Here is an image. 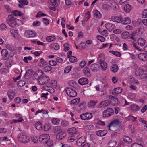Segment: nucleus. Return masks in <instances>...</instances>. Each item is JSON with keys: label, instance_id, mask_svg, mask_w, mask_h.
Here are the masks:
<instances>
[{"label": "nucleus", "instance_id": "f257e3e1", "mask_svg": "<svg viewBox=\"0 0 147 147\" xmlns=\"http://www.w3.org/2000/svg\"><path fill=\"white\" fill-rule=\"evenodd\" d=\"M39 140L42 144L47 146H50L52 145L50 140V136L49 134H43L39 136Z\"/></svg>", "mask_w": 147, "mask_h": 147}, {"label": "nucleus", "instance_id": "f03ea898", "mask_svg": "<svg viewBox=\"0 0 147 147\" xmlns=\"http://www.w3.org/2000/svg\"><path fill=\"white\" fill-rule=\"evenodd\" d=\"M17 20L18 19L14 18L13 15L10 14L8 16L6 21L10 26L13 27L16 24Z\"/></svg>", "mask_w": 147, "mask_h": 147}, {"label": "nucleus", "instance_id": "7ed1b4c3", "mask_svg": "<svg viewBox=\"0 0 147 147\" xmlns=\"http://www.w3.org/2000/svg\"><path fill=\"white\" fill-rule=\"evenodd\" d=\"M17 138L19 141L24 143L28 142L30 141L29 137L22 133H20L18 135Z\"/></svg>", "mask_w": 147, "mask_h": 147}, {"label": "nucleus", "instance_id": "20e7f679", "mask_svg": "<svg viewBox=\"0 0 147 147\" xmlns=\"http://www.w3.org/2000/svg\"><path fill=\"white\" fill-rule=\"evenodd\" d=\"M67 94L69 96L73 97L76 96L77 92L75 90L72 88H66L65 89Z\"/></svg>", "mask_w": 147, "mask_h": 147}, {"label": "nucleus", "instance_id": "39448f33", "mask_svg": "<svg viewBox=\"0 0 147 147\" xmlns=\"http://www.w3.org/2000/svg\"><path fill=\"white\" fill-rule=\"evenodd\" d=\"M49 80V78L47 76H41L38 80V83L40 85H42L48 83Z\"/></svg>", "mask_w": 147, "mask_h": 147}, {"label": "nucleus", "instance_id": "423d86ee", "mask_svg": "<svg viewBox=\"0 0 147 147\" xmlns=\"http://www.w3.org/2000/svg\"><path fill=\"white\" fill-rule=\"evenodd\" d=\"M66 136V133L64 131H62L58 132L56 134V139L57 140L60 141L65 138Z\"/></svg>", "mask_w": 147, "mask_h": 147}, {"label": "nucleus", "instance_id": "0eeeda50", "mask_svg": "<svg viewBox=\"0 0 147 147\" xmlns=\"http://www.w3.org/2000/svg\"><path fill=\"white\" fill-rule=\"evenodd\" d=\"M92 113L88 112L82 114L80 115L81 118L84 120L90 119L92 118Z\"/></svg>", "mask_w": 147, "mask_h": 147}, {"label": "nucleus", "instance_id": "6e6552de", "mask_svg": "<svg viewBox=\"0 0 147 147\" xmlns=\"http://www.w3.org/2000/svg\"><path fill=\"white\" fill-rule=\"evenodd\" d=\"M113 113V110L111 108H107L106 110L103 112V116L105 117L110 116Z\"/></svg>", "mask_w": 147, "mask_h": 147}, {"label": "nucleus", "instance_id": "1a4fd4ad", "mask_svg": "<svg viewBox=\"0 0 147 147\" xmlns=\"http://www.w3.org/2000/svg\"><path fill=\"white\" fill-rule=\"evenodd\" d=\"M25 35L27 38L34 37L36 35V33L34 31L27 30L25 31Z\"/></svg>", "mask_w": 147, "mask_h": 147}, {"label": "nucleus", "instance_id": "9d476101", "mask_svg": "<svg viewBox=\"0 0 147 147\" xmlns=\"http://www.w3.org/2000/svg\"><path fill=\"white\" fill-rule=\"evenodd\" d=\"M43 74V71L41 70H39L36 71L34 74L33 78L34 80H37L42 76Z\"/></svg>", "mask_w": 147, "mask_h": 147}, {"label": "nucleus", "instance_id": "9b49d317", "mask_svg": "<svg viewBox=\"0 0 147 147\" xmlns=\"http://www.w3.org/2000/svg\"><path fill=\"white\" fill-rule=\"evenodd\" d=\"M111 19L114 22L118 23H123V19L121 16H113L112 17Z\"/></svg>", "mask_w": 147, "mask_h": 147}, {"label": "nucleus", "instance_id": "f8f14e48", "mask_svg": "<svg viewBox=\"0 0 147 147\" xmlns=\"http://www.w3.org/2000/svg\"><path fill=\"white\" fill-rule=\"evenodd\" d=\"M119 123V121L117 119L113 120L108 125L107 127L108 128V130L113 131V130L111 129V128H113L114 126L118 125Z\"/></svg>", "mask_w": 147, "mask_h": 147}, {"label": "nucleus", "instance_id": "ddd939ff", "mask_svg": "<svg viewBox=\"0 0 147 147\" xmlns=\"http://www.w3.org/2000/svg\"><path fill=\"white\" fill-rule=\"evenodd\" d=\"M1 55L4 60L8 59L9 56L8 51L6 49H3L1 51Z\"/></svg>", "mask_w": 147, "mask_h": 147}, {"label": "nucleus", "instance_id": "4468645a", "mask_svg": "<svg viewBox=\"0 0 147 147\" xmlns=\"http://www.w3.org/2000/svg\"><path fill=\"white\" fill-rule=\"evenodd\" d=\"M88 80L86 78H82L79 79L78 81V83L81 85H84L88 83Z\"/></svg>", "mask_w": 147, "mask_h": 147}, {"label": "nucleus", "instance_id": "2eb2a0df", "mask_svg": "<svg viewBox=\"0 0 147 147\" xmlns=\"http://www.w3.org/2000/svg\"><path fill=\"white\" fill-rule=\"evenodd\" d=\"M18 1L20 3L18 5V6L20 8H23L24 5H26L28 3L27 0H18Z\"/></svg>", "mask_w": 147, "mask_h": 147}, {"label": "nucleus", "instance_id": "dca6fc26", "mask_svg": "<svg viewBox=\"0 0 147 147\" xmlns=\"http://www.w3.org/2000/svg\"><path fill=\"white\" fill-rule=\"evenodd\" d=\"M79 135V133H77L76 134L74 135H71L68 137L67 139V141L69 142H74V140H76Z\"/></svg>", "mask_w": 147, "mask_h": 147}, {"label": "nucleus", "instance_id": "f3484780", "mask_svg": "<svg viewBox=\"0 0 147 147\" xmlns=\"http://www.w3.org/2000/svg\"><path fill=\"white\" fill-rule=\"evenodd\" d=\"M105 60V55L103 53H101L98 55L97 58V63H100L104 62Z\"/></svg>", "mask_w": 147, "mask_h": 147}, {"label": "nucleus", "instance_id": "a211bd4d", "mask_svg": "<svg viewBox=\"0 0 147 147\" xmlns=\"http://www.w3.org/2000/svg\"><path fill=\"white\" fill-rule=\"evenodd\" d=\"M86 141L84 137H80L76 141L77 145L78 146H80L82 145V143Z\"/></svg>", "mask_w": 147, "mask_h": 147}, {"label": "nucleus", "instance_id": "6ab92c4d", "mask_svg": "<svg viewBox=\"0 0 147 147\" xmlns=\"http://www.w3.org/2000/svg\"><path fill=\"white\" fill-rule=\"evenodd\" d=\"M110 102L108 100H105L100 102L99 105V107H104L108 106L110 104Z\"/></svg>", "mask_w": 147, "mask_h": 147}, {"label": "nucleus", "instance_id": "aec40b11", "mask_svg": "<svg viewBox=\"0 0 147 147\" xmlns=\"http://www.w3.org/2000/svg\"><path fill=\"white\" fill-rule=\"evenodd\" d=\"M47 64V62L42 58H41L38 64L39 66L43 67Z\"/></svg>", "mask_w": 147, "mask_h": 147}, {"label": "nucleus", "instance_id": "412c9836", "mask_svg": "<svg viewBox=\"0 0 147 147\" xmlns=\"http://www.w3.org/2000/svg\"><path fill=\"white\" fill-rule=\"evenodd\" d=\"M138 57L140 59L144 61H145L147 60V55L146 54L140 53L138 55Z\"/></svg>", "mask_w": 147, "mask_h": 147}, {"label": "nucleus", "instance_id": "4be33fe9", "mask_svg": "<svg viewBox=\"0 0 147 147\" xmlns=\"http://www.w3.org/2000/svg\"><path fill=\"white\" fill-rule=\"evenodd\" d=\"M68 132L71 135H76L77 133H79L76 131V129L75 127H73L69 129L68 130Z\"/></svg>", "mask_w": 147, "mask_h": 147}, {"label": "nucleus", "instance_id": "5701e85b", "mask_svg": "<svg viewBox=\"0 0 147 147\" xmlns=\"http://www.w3.org/2000/svg\"><path fill=\"white\" fill-rule=\"evenodd\" d=\"M83 72L85 75L87 77H90L91 74L90 72V70L87 67H85L84 69Z\"/></svg>", "mask_w": 147, "mask_h": 147}, {"label": "nucleus", "instance_id": "b1692460", "mask_svg": "<svg viewBox=\"0 0 147 147\" xmlns=\"http://www.w3.org/2000/svg\"><path fill=\"white\" fill-rule=\"evenodd\" d=\"M33 71L32 69L27 70L24 75V78L26 79L28 78L29 76H31L33 74Z\"/></svg>", "mask_w": 147, "mask_h": 147}, {"label": "nucleus", "instance_id": "393cba45", "mask_svg": "<svg viewBox=\"0 0 147 147\" xmlns=\"http://www.w3.org/2000/svg\"><path fill=\"white\" fill-rule=\"evenodd\" d=\"M123 140L127 143H130L132 142L131 138L126 136H123Z\"/></svg>", "mask_w": 147, "mask_h": 147}, {"label": "nucleus", "instance_id": "a878e982", "mask_svg": "<svg viewBox=\"0 0 147 147\" xmlns=\"http://www.w3.org/2000/svg\"><path fill=\"white\" fill-rule=\"evenodd\" d=\"M94 17L96 18H100L102 17V15L99 11L98 10H95L93 12Z\"/></svg>", "mask_w": 147, "mask_h": 147}, {"label": "nucleus", "instance_id": "bb28decb", "mask_svg": "<svg viewBox=\"0 0 147 147\" xmlns=\"http://www.w3.org/2000/svg\"><path fill=\"white\" fill-rule=\"evenodd\" d=\"M91 69L93 71H96L99 68V65L96 63L92 64L90 66Z\"/></svg>", "mask_w": 147, "mask_h": 147}, {"label": "nucleus", "instance_id": "cd10ccee", "mask_svg": "<svg viewBox=\"0 0 147 147\" xmlns=\"http://www.w3.org/2000/svg\"><path fill=\"white\" fill-rule=\"evenodd\" d=\"M80 101V99L79 98H78L74 99L71 101L70 104L71 105H75L78 104Z\"/></svg>", "mask_w": 147, "mask_h": 147}, {"label": "nucleus", "instance_id": "c85d7f7f", "mask_svg": "<svg viewBox=\"0 0 147 147\" xmlns=\"http://www.w3.org/2000/svg\"><path fill=\"white\" fill-rule=\"evenodd\" d=\"M146 42L145 40L142 38L138 39V45L141 46H143Z\"/></svg>", "mask_w": 147, "mask_h": 147}, {"label": "nucleus", "instance_id": "c756f323", "mask_svg": "<svg viewBox=\"0 0 147 147\" xmlns=\"http://www.w3.org/2000/svg\"><path fill=\"white\" fill-rule=\"evenodd\" d=\"M114 91L115 94L113 93L114 95L119 94H121L122 91V89L120 87L115 88L114 90Z\"/></svg>", "mask_w": 147, "mask_h": 147}, {"label": "nucleus", "instance_id": "7c9ffc66", "mask_svg": "<svg viewBox=\"0 0 147 147\" xmlns=\"http://www.w3.org/2000/svg\"><path fill=\"white\" fill-rule=\"evenodd\" d=\"M9 98L11 101L12 100L14 97V93L12 90H9L7 92Z\"/></svg>", "mask_w": 147, "mask_h": 147}, {"label": "nucleus", "instance_id": "2f4dec72", "mask_svg": "<svg viewBox=\"0 0 147 147\" xmlns=\"http://www.w3.org/2000/svg\"><path fill=\"white\" fill-rule=\"evenodd\" d=\"M53 130L54 133H56L62 131V129L61 126H57L53 127Z\"/></svg>", "mask_w": 147, "mask_h": 147}, {"label": "nucleus", "instance_id": "473e14b6", "mask_svg": "<svg viewBox=\"0 0 147 147\" xmlns=\"http://www.w3.org/2000/svg\"><path fill=\"white\" fill-rule=\"evenodd\" d=\"M124 10L127 12H130L132 9V7L129 4H127L124 7Z\"/></svg>", "mask_w": 147, "mask_h": 147}, {"label": "nucleus", "instance_id": "72a5a7b5", "mask_svg": "<svg viewBox=\"0 0 147 147\" xmlns=\"http://www.w3.org/2000/svg\"><path fill=\"white\" fill-rule=\"evenodd\" d=\"M118 69V66L117 65L113 64L112 66L111 71L113 73H115L117 71Z\"/></svg>", "mask_w": 147, "mask_h": 147}, {"label": "nucleus", "instance_id": "f704fd0d", "mask_svg": "<svg viewBox=\"0 0 147 147\" xmlns=\"http://www.w3.org/2000/svg\"><path fill=\"white\" fill-rule=\"evenodd\" d=\"M20 115V114H17L16 117H19V119L18 120H13L11 121V122H10L11 123H16L17 122H22V121L23 120V119L21 117H20L19 116Z\"/></svg>", "mask_w": 147, "mask_h": 147}, {"label": "nucleus", "instance_id": "c9c22d12", "mask_svg": "<svg viewBox=\"0 0 147 147\" xmlns=\"http://www.w3.org/2000/svg\"><path fill=\"white\" fill-rule=\"evenodd\" d=\"M131 22V20L129 17H126L123 20V22L122 23V24H130Z\"/></svg>", "mask_w": 147, "mask_h": 147}, {"label": "nucleus", "instance_id": "e433bc0d", "mask_svg": "<svg viewBox=\"0 0 147 147\" xmlns=\"http://www.w3.org/2000/svg\"><path fill=\"white\" fill-rule=\"evenodd\" d=\"M50 2L53 5L55 6H57L60 4V1L59 0H50Z\"/></svg>", "mask_w": 147, "mask_h": 147}, {"label": "nucleus", "instance_id": "4c0bfd02", "mask_svg": "<svg viewBox=\"0 0 147 147\" xmlns=\"http://www.w3.org/2000/svg\"><path fill=\"white\" fill-rule=\"evenodd\" d=\"M97 103V101H94L91 100L88 103V107H94Z\"/></svg>", "mask_w": 147, "mask_h": 147}, {"label": "nucleus", "instance_id": "58836bf2", "mask_svg": "<svg viewBox=\"0 0 147 147\" xmlns=\"http://www.w3.org/2000/svg\"><path fill=\"white\" fill-rule=\"evenodd\" d=\"M115 27V25L109 23H107L105 25V27L107 30H108V28L110 27L112 29H113Z\"/></svg>", "mask_w": 147, "mask_h": 147}, {"label": "nucleus", "instance_id": "ea45409f", "mask_svg": "<svg viewBox=\"0 0 147 147\" xmlns=\"http://www.w3.org/2000/svg\"><path fill=\"white\" fill-rule=\"evenodd\" d=\"M122 38L124 39L127 38L129 36V34L128 32H123L121 34Z\"/></svg>", "mask_w": 147, "mask_h": 147}, {"label": "nucleus", "instance_id": "a19ab883", "mask_svg": "<svg viewBox=\"0 0 147 147\" xmlns=\"http://www.w3.org/2000/svg\"><path fill=\"white\" fill-rule=\"evenodd\" d=\"M35 126L36 128L38 130H40L42 128V126L41 123L40 122H38L35 123Z\"/></svg>", "mask_w": 147, "mask_h": 147}, {"label": "nucleus", "instance_id": "79ce46f5", "mask_svg": "<svg viewBox=\"0 0 147 147\" xmlns=\"http://www.w3.org/2000/svg\"><path fill=\"white\" fill-rule=\"evenodd\" d=\"M138 36V34L136 33H133L131 35V37L130 38L133 40L134 41H136L137 38V36Z\"/></svg>", "mask_w": 147, "mask_h": 147}, {"label": "nucleus", "instance_id": "37998d69", "mask_svg": "<svg viewBox=\"0 0 147 147\" xmlns=\"http://www.w3.org/2000/svg\"><path fill=\"white\" fill-rule=\"evenodd\" d=\"M131 109L134 111H138L139 109V107L136 105H132L131 107Z\"/></svg>", "mask_w": 147, "mask_h": 147}, {"label": "nucleus", "instance_id": "c03bdc74", "mask_svg": "<svg viewBox=\"0 0 147 147\" xmlns=\"http://www.w3.org/2000/svg\"><path fill=\"white\" fill-rule=\"evenodd\" d=\"M144 28L142 27H141L138 28L136 30V33L137 34H141L144 32Z\"/></svg>", "mask_w": 147, "mask_h": 147}, {"label": "nucleus", "instance_id": "a18cd8bd", "mask_svg": "<svg viewBox=\"0 0 147 147\" xmlns=\"http://www.w3.org/2000/svg\"><path fill=\"white\" fill-rule=\"evenodd\" d=\"M142 72V69L140 68H137L136 69L135 71V74L136 76H138L141 74Z\"/></svg>", "mask_w": 147, "mask_h": 147}, {"label": "nucleus", "instance_id": "49530a36", "mask_svg": "<svg viewBox=\"0 0 147 147\" xmlns=\"http://www.w3.org/2000/svg\"><path fill=\"white\" fill-rule=\"evenodd\" d=\"M70 45L68 43H65L63 44V46L64 47V51H67L70 49Z\"/></svg>", "mask_w": 147, "mask_h": 147}, {"label": "nucleus", "instance_id": "de8ad7c7", "mask_svg": "<svg viewBox=\"0 0 147 147\" xmlns=\"http://www.w3.org/2000/svg\"><path fill=\"white\" fill-rule=\"evenodd\" d=\"M55 36H48L46 37V40L48 42H51L55 40Z\"/></svg>", "mask_w": 147, "mask_h": 147}, {"label": "nucleus", "instance_id": "09e8293b", "mask_svg": "<svg viewBox=\"0 0 147 147\" xmlns=\"http://www.w3.org/2000/svg\"><path fill=\"white\" fill-rule=\"evenodd\" d=\"M117 143L116 141L111 140L108 143V145L109 147H114L116 145Z\"/></svg>", "mask_w": 147, "mask_h": 147}, {"label": "nucleus", "instance_id": "8fccbe9b", "mask_svg": "<svg viewBox=\"0 0 147 147\" xmlns=\"http://www.w3.org/2000/svg\"><path fill=\"white\" fill-rule=\"evenodd\" d=\"M52 69V67L50 65H47L44 67L43 70L45 72H48L50 71Z\"/></svg>", "mask_w": 147, "mask_h": 147}, {"label": "nucleus", "instance_id": "3c124183", "mask_svg": "<svg viewBox=\"0 0 147 147\" xmlns=\"http://www.w3.org/2000/svg\"><path fill=\"white\" fill-rule=\"evenodd\" d=\"M100 66L102 69L103 70H105L107 67V64L106 63L103 62L100 63Z\"/></svg>", "mask_w": 147, "mask_h": 147}, {"label": "nucleus", "instance_id": "603ef678", "mask_svg": "<svg viewBox=\"0 0 147 147\" xmlns=\"http://www.w3.org/2000/svg\"><path fill=\"white\" fill-rule=\"evenodd\" d=\"M51 47L52 48H53L55 50H57L59 49V45L57 43L51 44Z\"/></svg>", "mask_w": 147, "mask_h": 147}, {"label": "nucleus", "instance_id": "864d4df0", "mask_svg": "<svg viewBox=\"0 0 147 147\" xmlns=\"http://www.w3.org/2000/svg\"><path fill=\"white\" fill-rule=\"evenodd\" d=\"M69 59V60L70 62L71 63H74L76 62L77 60V58L75 57L71 56L68 57Z\"/></svg>", "mask_w": 147, "mask_h": 147}, {"label": "nucleus", "instance_id": "5fc2aeb1", "mask_svg": "<svg viewBox=\"0 0 147 147\" xmlns=\"http://www.w3.org/2000/svg\"><path fill=\"white\" fill-rule=\"evenodd\" d=\"M12 12L13 13L12 15L16 16H20L22 14V13L20 11L16 10L13 11Z\"/></svg>", "mask_w": 147, "mask_h": 147}, {"label": "nucleus", "instance_id": "6e6d98bb", "mask_svg": "<svg viewBox=\"0 0 147 147\" xmlns=\"http://www.w3.org/2000/svg\"><path fill=\"white\" fill-rule=\"evenodd\" d=\"M72 68V66H69L66 67L65 68V69L64 70V73L66 74H67L69 73L71 70Z\"/></svg>", "mask_w": 147, "mask_h": 147}, {"label": "nucleus", "instance_id": "4d7b16f0", "mask_svg": "<svg viewBox=\"0 0 147 147\" xmlns=\"http://www.w3.org/2000/svg\"><path fill=\"white\" fill-rule=\"evenodd\" d=\"M52 122L54 124H58L59 123V120L57 118H53L52 119Z\"/></svg>", "mask_w": 147, "mask_h": 147}, {"label": "nucleus", "instance_id": "13d9d810", "mask_svg": "<svg viewBox=\"0 0 147 147\" xmlns=\"http://www.w3.org/2000/svg\"><path fill=\"white\" fill-rule=\"evenodd\" d=\"M69 122L65 120L63 121L61 123V125L64 127L67 126L69 125Z\"/></svg>", "mask_w": 147, "mask_h": 147}, {"label": "nucleus", "instance_id": "bf43d9fd", "mask_svg": "<svg viewBox=\"0 0 147 147\" xmlns=\"http://www.w3.org/2000/svg\"><path fill=\"white\" fill-rule=\"evenodd\" d=\"M110 52L113 54L114 55L118 57H120L121 56V53L117 51H110Z\"/></svg>", "mask_w": 147, "mask_h": 147}, {"label": "nucleus", "instance_id": "052dcab7", "mask_svg": "<svg viewBox=\"0 0 147 147\" xmlns=\"http://www.w3.org/2000/svg\"><path fill=\"white\" fill-rule=\"evenodd\" d=\"M131 147H143V145L138 143H135L132 144Z\"/></svg>", "mask_w": 147, "mask_h": 147}, {"label": "nucleus", "instance_id": "680f3d73", "mask_svg": "<svg viewBox=\"0 0 147 147\" xmlns=\"http://www.w3.org/2000/svg\"><path fill=\"white\" fill-rule=\"evenodd\" d=\"M32 141L34 143H36L38 142V139L36 136H33L31 138Z\"/></svg>", "mask_w": 147, "mask_h": 147}, {"label": "nucleus", "instance_id": "e2e57ef3", "mask_svg": "<svg viewBox=\"0 0 147 147\" xmlns=\"http://www.w3.org/2000/svg\"><path fill=\"white\" fill-rule=\"evenodd\" d=\"M136 117H133L132 116H129L127 117V120H131L134 122L136 119Z\"/></svg>", "mask_w": 147, "mask_h": 147}, {"label": "nucleus", "instance_id": "0e129e2a", "mask_svg": "<svg viewBox=\"0 0 147 147\" xmlns=\"http://www.w3.org/2000/svg\"><path fill=\"white\" fill-rule=\"evenodd\" d=\"M25 84V82L23 80L19 81L18 82V85L22 87L24 86Z\"/></svg>", "mask_w": 147, "mask_h": 147}, {"label": "nucleus", "instance_id": "69168bd1", "mask_svg": "<svg viewBox=\"0 0 147 147\" xmlns=\"http://www.w3.org/2000/svg\"><path fill=\"white\" fill-rule=\"evenodd\" d=\"M41 23L40 22L36 21L34 22L33 23V25L34 26H39L40 25Z\"/></svg>", "mask_w": 147, "mask_h": 147}, {"label": "nucleus", "instance_id": "338daca9", "mask_svg": "<svg viewBox=\"0 0 147 147\" xmlns=\"http://www.w3.org/2000/svg\"><path fill=\"white\" fill-rule=\"evenodd\" d=\"M76 83L75 81L72 80L69 81L68 82V84L71 86H74Z\"/></svg>", "mask_w": 147, "mask_h": 147}, {"label": "nucleus", "instance_id": "774afa93", "mask_svg": "<svg viewBox=\"0 0 147 147\" xmlns=\"http://www.w3.org/2000/svg\"><path fill=\"white\" fill-rule=\"evenodd\" d=\"M142 17L143 18L147 17V9H145L143 12Z\"/></svg>", "mask_w": 147, "mask_h": 147}]
</instances>
